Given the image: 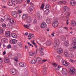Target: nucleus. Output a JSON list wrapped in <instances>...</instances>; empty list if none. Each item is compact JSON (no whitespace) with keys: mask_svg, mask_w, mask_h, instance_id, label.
Segmentation results:
<instances>
[{"mask_svg":"<svg viewBox=\"0 0 76 76\" xmlns=\"http://www.w3.org/2000/svg\"><path fill=\"white\" fill-rule=\"evenodd\" d=\"M37 17L38 18H39L41 17V16H40V15H39H39H37Z\"/></svg>","mask_w":76,"mask_h":76,"instance_id":"nucleus-64","label":"nucleus"},{"mask_svg":"<svg viewBox=\"0 0 76 76\" xmlns=\"http://www.w3.org/2000/svg\"><path fill=\"white\" fill-rule=\"evenodd\" d=\"M27 18V15L25 14H24L22 17V19L23 20L26 19Z\"/></svg>","mask_w":76,"mask_h":76,"instance_id":"nucleus-28","label":"nucleus"},{"mask_svg":"<svg viewBox=\"0 0 76 76\" xmlns=\"http://www.w3.org/2000/svg\"><path fill=\"white\" fill-rule=\"evenodd\" d=\"M18 2L19 3H21V2H22V0H18Z\"/></svg>","mask_w":76,"mask_h":76,"instance_id":"nucleus-48","label":"nucleus"},{"mask_svg":"<svg viewBox=\"0 0 76 76\" xmlns=\"http://www.w3.org/2000/svg\"><path fill=\"white\" fill-rule=\"evenodd\" d=\"M63 50L61 48L58 49L57 50V52L58 54H61L63 53Z\"/></svg>","mask_w":76,"mask_h":76,"instance_id":"nucleus-13","label":"nucleus"},{"mask_svg":"<svg viewBox=\"0 0 76 76\" xmlns=\"http://www.w3.org/2000/svg\"><path fill=\"white\" fill-rule=\"evenodd\" d=\"M68 57H69L70 58H72L74 57L73 55L71 54H69Z\"/></svg>","mask_w":76,"mask_h":76,"instance_id":"nucleus-38","label":"nucleus"},{"mask_svg":"<svg viewBox=\"0 0 76 76\" xmlns=\"http://www.w3.org/2000/svg\"><path fill=\"white\" fill-rule=\"evenodd\" d=\"M64 15H66V16H69L70 15V12H66L65 14H64Z\"/></svg>","mask_w":76,"mask_h":76,"instance_id":"nucleus-40","label":"nucleus"},{"mask_svg":"<svg viewBox=\"0 0 76 76\" xmlns=\"http://www.w3.org/2000/svg\"><path fill=\"white\" fill-rule=\"evenodd\" d=\"M70 70L71 72V74L74 75L75 73V69L73 67H71L70 69Z\"/></svg>","mask_w":76,"mask_h":76,"instance_id":"nucleus-10","label":"nucleus"},{"mask_svg":"<svg viewBox=\"0 0 76 76\" xmlns=\"http://www.w3.org/2000/svg\"><path fill=\"white\" fill-rule=\"evenodd\" d=\"M5 35L7 37H10V32L9 31H7L5 33Z\"/></svg>","mask_w":76,"mask_h":76,"instance_id":"nucleus-11","label":"nucleus"},{"mask_svg":"<svg viewBox=\"0 0 76 76\" xmlns=\"http://www.w3.org/2000/svg\"><path fill=\"white\" fill-rule=\"evenodd\" d=\"M13 48L14 50H17V47H16V46H13Z\"/></svg>","mask_w":76,"mask_h":76,"instance_id":"nucleus-47","label":"nucleus"},{"mask_svg":"<svg viewBox=\"0 0 76 76\" xmlns=\"http://www.w3.org/2000/svg\"><path fill=\"white\" fill-rule=\"evenodd\" d=\"M55 33L54 32H53L52 34H51V35H52L53 37H55V36L54 35Z\"/></svg>","mask_w":76,"mask_h":76,"instance_id":"nucleus-58","label":"nucleus"},{"mask_svg":"<svg viewBox=\"0 0 76 76\" xmlns=\"http://www.w3.org/2000/svg\"><path fill=\"white\" fill-rule=\"evenodd\" d=\"M65 45L66 46V47H67V42H64Z\"/></svg>","mask_w":76,"mask_h":76,"instance_id":"nucleus-51","label":"nucleus"},{"mask_svg":"<svg viewBox=\"0 0 76 76\" xmlns=\"http://www.w3.org/2000/svg\"><path fill=\"white\" fill-rule=\"evenodd\" d=\"M46 44L47 46H50L51 45V42L50 41H47L46 42Z\"/></svg>","mask_w":76,"mask_h":76,"instance_id":"nucleus-26","label":"nucleus"},{"mask_svg":"<svg viewBox=\"0 0 76 76\" xmlns=\"http://www.w3.org/2000/svg\"><path fill=\"white\" fill-rule=\"evenodd\" d=\"M31 63L32 64H34L36 63V61L35 60H32L31 61Z\"/></svg>","mask_w":76,"mask_h":76,"instance_id":"nucleus-34","label":"nucleus"},{"mask_svg":"<svg viewBox=\"0 0 76 76\" xmlns=\"http://www.w3.org/2000/svg\"><path fill=\"white\" fill-rule=\"evenodd\" d=\"M4 18L5 20H9L10 16L7 15H6L4 16Z\"/></svg>","mask_w":76,"mask_h":76,"instance_id":"nucleus-21","label":"nucleus"},{"mask_svg":"<svg viewBox=\"0 0 76 76\" xmlns=\"http://www.w3.org/2000/svg\"><path fill=\"white\" fill-rule=\"evenodd\" d=\"M3 63V60L1 58H0V63Z\"/></svg>","mask_w":76,"mask_h":76,"instance_id":"nucleus-50","label":"nucleus"},{"mask_svg":"<svg viewBox=\"0 0 76 76\" xmlns=\"http://www.w3.org/2000/svg\"><path fill=\"white\" fill-rule=\"evenodd\" d=\"M11 2L13 4H16L18 3L17 0H11Z\"/></svg>","mask_w":76,"mask_h":76,"instance_id":"nucleus-25","label":"nucleus"},{"mask_svg":"<svg viewBox=\"0 0 76 76\" xmlns=\"http://www.w3.org/2000/svg\"><path fill=\"white\" fill-rule=\"evenodd\" d=\"M60 45V41L58 39L55 40L54 43L55 47H57Z\"/></svg>","mask_w":76,"mask_h":76,"instance_id":"nucleus-4","label":"nucleus"},{"mask_svg":"<svg viewBox=\"0 0 76 76\" xmlns=\"http://www.w3.org/2000/svg\"><path fill=\"white\" fill-rule=\"evenodd\" d=\"M13 4L12 3V2L11 1H9L8 2V5H9L10 6H12Z\"/></svg>","mask_w":76,"mask_h":76,"instance_id":"nucleus-42","label":"nucleus"},{"mask_svg":"<svg viewBox=\"0 0 76 76\" xmlns=\"http://www.w3.org/2000/svg\"><path fill=\"white\" fill-rule=\"evenodd\" d=\"M4 61L5 63H9V59L7 57H5L4 58Z\"/></svg>","mask_w":76,"mask_h":76,"instance_id":"nucleus-17","label":"nucleus"},{"mask_svg":"<svg viewBox=\"0 0 76 76\" xmlns=\"http://www.w3.org/2000/svg\"><path fill=\"white\" fill-rule=\"evenodd\" d=\"M70 3L72 6H76V1H75L72 0L70 1Z\"/></svg>","mask_w":76,"mask_h":76,"instance_id":"nucleus-12","label":"nucleus"},{"mask_svg":"<svg viewBox=\"0 0 76 76\" xmlns=\"http://www.w3.org/2000/svg\"><path fill=\"white\" fill-rule=\"evenodd\" d=\"M62 72L63 75H64V74L67 73V70L65 68L63 69Z\"/></svg>","mask_w":76,"mask_h":76,"instance_id":"nucleus-18","label":"nucleus"},{"mask_svg":"<svg viewBox=\"0 0 76 76\" xmlns=\"http://www.w3.org/2000/svg\"><path fill=\"white\" fill-rule=\"evenodd\" d=\"M1 7L2 8H4L5 9H7V7H6L5 6H1Z\"/></svg>","mask_w":76,"mask_h":76,"instance_id":"nucleus-52","label":"nucleus"},{"mask_svg":"<svg viewBox=\"0 0 76 76\" xmlns=\"http://www.w3.org/2000/svg\"><path fill=\"white\" fill-rule=\"evenodd\" d=\"M33 22L34 23H35L37 22V20H34L33 21Z\"/></svg>","mask_w":76,"mask_h":76,"instance_id":"nucleus-56","label":"nucleus"},{"mask_svg":"<svg viewBox=\"0 0 76 76\" xmlns=\"http://www.w3.org/2000/svg\"><path fill=\"white\" fill-rule=\"evenodd\" d=\"M73 48H74V49H76V46L74 45L73 46Z\"/></svg>","mask_w":76,"mask_h":76,"instance_id":"nucleus-59","label":"nucleus"},{"mask_svg":"<svg viewBox=\"0 0 76 76\" xmlns=\"http://www.w3.org/2000/svg\"><path fill=\"white\" fill-rule=\"evenodd\" d=\"M44 4L43 3L40 8V9H44Z\"/></svg>","mask_w":76,"mask_h":76,"instance_id":"nucleus-44","label":"nucleus"},{"mask_svg":"<svg viewBox=\"0 0 76 76\" xmlns=\"http://www.w3.org/2000/svg\"><path fill=\"white\" fill-rule=\"evenodd\" d=\"M11 74L12 75H16L18 73L17 71L14 69H12L10 70Z\"/></svg>","mask_w":76,"mask_h":76,"instance_id":"nucleus-2","label":"nucleus"},{"mask_svg":"<svg viewBox=\"0 0 76 76\" xmlns=\"http://www.w3.org/2000/svg\"><path fill=\"white\" fill-rule=\"evenodd\" d=\"M19 64L20 66L21 67H25L26 66V64L25 63H22V62L20 63Z\"/></svg>","mask_w":76,"mask_h":76,"instance_id":"nucleus-27","label":"nucleus"},{"mask_svg":"<svg viewBox=\"0 0 76 76\" xmlns=\"http://www.w3.org/2000/svg\"><path fill=\"white\" fill-rule=\"evenodd\" d=\"M63 64L65 66H68V65H69V64H68L67 62L65 61H63Z\"/></svg>","mask_w":76,"mask_h":76,"instance_id":"nucleus-22","label":"nucleus"},{"mask_svg":"<svg viewBox=\"0 0 76 76\" xmlns=\"http://www.w3.org/2000/svg\"><path fill=\"white\" fill-rule=\"evenodd\" d=\"M18 13H21L22 11H21L18 10Z\"/></svg>","mask_w":76,"mask_h":76,"instance_id":"nucleus-60","label":"nucleus"},{"mask_svg":"<svg viewBox=\"0 0 76 76\" xmlns=\"http://www.w3.org/2000/svg\"><path fill=\"white\" fill-rule=\"evenodd\" d=\"M31 18L29 16L28 17L26 20V22L27 23H31Z\"/></svg>","mask_w":76,"mask_h":76,"instance_id":"nucleus-14","label":"nucleus"},{"mask_svg":"<svg viewBox=\"0 0 76 76\" xmlns=\"http://www.w3.org/2000/svg\"><path fill=\"white\" fill-rule=\"evenodd\" d=\"M71 24L72 26H76V22L75 21L72 22L71 23Z\"/></svg>","mask_w":76,"mask_h":76,"instance_id":"nucleus-32","label":"nucleus"},{"mask_svg":"<svg viewBox=\"0 0 76 76\" xmlns=\"http://www.w3.org/2000/svg\"><path fill=\"white\" fill-rule=\"evenodd\" d=\"M2 26L3 28H6V25L5 24H3L2 25Z\"/></svg>","mask_w":76,"mask_h":76,"instance_id":"nucleus-45","label":"nucleus"},{"mask_svg":"<svg viewBox=\"0 0 76 76\" xmlns=\"http://www.w3.org/2000/svg\"><path fill=\"white\" fill-rule=\"evenodd\" d=\"M3 34V29L1 28H0V34Z\"/></svg>","mask_w":76,"mask_h":76,"instance_id":"nucleus-36","label":"nucleus"},{"mask_svg":"<svg viewBox=\"0 0 76 76\" xmlns=\"http://www.w3.org/2000/svg\"><path fill=\"white\" fill-rule=\"evenodd\" d=\"M72 40L73 41L72 44L73 45H76V38L74 37L72 39Z\"/></svg>","mask_w":76,"mask_h":76,"instance_id":"nucleus-19","label":"nucleus"},{"mask_svg":"<svg viewBox=\"0 0 76 76\" xmlns=\"http://www.w3.org/2000/svg\"><path fill=\"white\" fill-rule=\"evenodd\" d=\"M42 61L44 62H46V61H48V60H47V59H44V60H43Z\"/></svg>","mask_w":76,"mask_h":76,"instance_id":"nucleus-53","label":"nucleus"},{"mask_svg":"<svg viewBox=\"0 0 76 76\" xmlns=\"http://www.w3.org/2000/svg\"><path fill=\"white\" fill-rule=\"evenodd\" d=\"M54 66H55V68L56 70V72L57 73H58V70L60 68H61V67L60 66L58 65H57V64L56 63H53L52 64Z\"/></svg>","mask_w":76,"mask_h":76,"instance_id":"nucleus-1","label":"nucleus"},{"mask_svg":"<svg viewBox=\"0 0 76 76\" xmlns=\"http://www.w3.org/2000/svg\"><path fill=\"white\" fill-rule=\"evenodd\" d=\"M64 56L65 57H69V54H68V53L67 52H65L64 53Z\"/></svg>","mask_w":76,"mask_h":76,"instance_id":"nucleus-35","label":"nucleus"},{"mask_svg":"<svg viewBox=\"0 0 76 76\" xmlns=\"http://www.w3.org/2000/svg\"><path fill=\"white\" fill-rule=\"evenodd\" d=\"M60 3L63 4H66V2L64 1H62L59 2Z\"/></svg>","mask_w":76,"mask_h":76,"instance_id":"nucleus-37","label":"nucleus"},{"mask_svg":"<svg viewBox=\"0 0 76 76\" xmlns=\"http://www.w3.org/2000/svg\"><path fill=\"white\" fill-rule=\"evenodd\" d=\"M12 48V46L10 44H9L7 46V48H8V49H9L10 48Z\"/></svg>","mask_w":76,"mask_h":76,"instance_id":"nucleus-41","label":"nucleus"},{"mask_svg":"<svg viewBox=\"0 0 76 76\" xmlns=\"http://www.w3.org/2000/svg\"><path fill=\"white\" fill-rule=\"evenodd\" d=\"M34 7H31L30 8H28L27 10L28 13L30 14H32L33 13H34Z\"/></svg>","mask_w":76,"mask_h":76,"instance_id":"nucleus-3","label":"nucleus"},{"mask_svg":"<svg viewBox=\"0 0 76 76\" xmlns=\"http://www.w3.org/2000/svg\"><path fill=\"white\" fill-rule=\"evenodd\" d=\"M50 8H51V6L50 5H47L46 6L45 9L47 10H49V9H50Z\"/></svg>","mask_w":76,"mask_h":76,"instance_id":"nucleus-30","label":"nucleus"},{"mask_svg":"<svg viewBox=\"0 0 76 76\" xmlns=\"http://www.w3.org/2000/svg\"><path fill=\"white\" fill-rule=\"evenodd\" d=\"M28 45H30V46H32V44L29 43V42H28Z\"/></svg>","mask_w":76,"mask_h":76,"instance_id":"nucleus-63","label":"nucleus"},{"mask_svg":"<svg viewBox=\"0 0 76 76\" xmlns=\"http://www.w3.org/2000/svg\"><path fill=\"white\" fill-rule=\"evenodd\" d=\"M47 71H45L44 72H43V74L44 75H46V73Z\"/></svg>","mask_w":76,"mask_h":76,"instance_id":"nucleus-54","label":"nucleus"},{"mask_svg":"<svg viewBox=\"0 0 76 76\" xmlns=\"http://www.w3.org/2000/svg\"><path fill=\"white\" fill-rule=\"evenodd\" d=\"M31 26V24H29L28 25H24V26L25 27V28H27V29H29V27Z\"/></svg>","mask_w":76,"mask_h":76,"instance_id":"nucleus-31","label":"nucleus"},{"mask_svg":"<svg viewBox=\"0 0 76 76\" xmlns=\"http://www.w3.org/2000/svg\"><path fill=\"white\" fill-rule=\"evenodd\" d=\"M11 15L14 18H16L18 16L17 12L15 11H12L11 12Z\"/></svg>","mask_w":76,"mask_h":76,"instance_id":"nucleus-5","label":"nucleus"},{"mask_svg":"<svg viewBox=\"0 0 76 76\" xmlns=\"http://www.w3.org/2000/svg\"><path fill=\"white\" fill-rule=\"evenodd\" d=\"M46 22L47 23H51V20L50 18L47 19L46 20Z\"/></svg>","mask_w":76,"mask_h":76,"instance_id":"nucleus-33","label":"nucleus"},{"mask_svg":"<svg viewBox=\"0 0 76 76\" xmlns=\"http://www.w3.org/2000/svg\"><path fill=\"white\" fill-rule=\"evenodd\" d=\"M69 61L70 62H72V63H73L74 61L72 59H70Z\"/></svg>","mask_w":76,"mask_h":76,"instance_id":"nucleus-61","label":"nucleus"},{"mask_svg":"<svg viewBox=\"0 0 76 76\" xmlns=\"http://www.w3.org/2000/svg\"><path fill=\"white\" fill-rule=\"evenodd\" d=\"M1 41L2 43L4 44V43L8 42V39L6 38H3L1 39Z\"/></svg>","mask_w":76,"mask_h":76,"instance_id":"nucleus-7","label":"nucleus"},{"mask_svg":"<svg viewBox=\"0 0 76 76\" xmlns=\"http://www.w3.org/2000/svg\"><path fill=\"white\" fill-rule=\"evenodd\" d=\"M61 39H65L66 38L64 36L62 35L61 36Z\"/></svg>","mask_w":76,"mask_h":76,"instance_id":"nucleus-43","label":"nucleus"},{"mask_svg":"<svg viewBox=\"0 0 76 76\" xmlns=\"http://www.w3.org/2000/svg\"><path fill=\"white\" fill-rule=\"evenodd\" d=\"M6 51H4L3 53V55H5L6 54Z\"/></svg>","mask_w":76,"mask_h":76,"instance_id":"nucleus-55","label":"nucleus"},{"mask_svg":"<svg viewBox=\"0 0 76 76\" xmlns=\"http://www.w3.org/2000/svg\"><path fill=\"white\" fill-rule=\"evenodd\" d=\"M64 10L65 12H68L69 11V8L67 6H65L64 7Z\"/></svg>","mask_w":76,"mask_h":76,"instance_id":"nucleus-23","label":"nucleus"},{"mask_svg":"<svg viewBox=\"0 0 76 76\" xmlns=\"http://www.w3.org/2000/svg\"><path fill=\"white\" fill-rule=\"evenodd\" d=\"M10 42L12 44H15L17 42V40L15 39H12L10 40Z\"/></svg>","mask_w":76,"mask_h":76,"instance_id":"nucleus-9","label":"nucleus"},{"mask_svg":"<svg viewBox=\"0 0 76 76\" xmlns=\"http://www.w3.org/2000/svg\"><path fill=\"white\" fill-rule=\"evenodd\" d=\"M40 26L41 28H45L47 27V24L43 22L41 24Z\"/></svg>","mask_w":76,"mask_h":76,"instance_id":"nucleus-8","label":"nucleus"},{"mask_svg":"<svg viewBox=\"0 0 76 76\" xmlns=\"http://www.w3.org/2000/svg\"><path fill=\"white\" fill-rule=\"evenodd\" d=\"M42 59L40 57H38L36 58V61L37 62H40L41 61Z\"/></svg>","mask_w":76,"mask_h":76,"instance_id":"nucleus-29","label":"nucleus"},{"mask_svg":"<svg viewBox=\"0 0 76 76\" xmlns=\"http://www.w3.org/2000/svg\"><path fill=\"white\" fill-rule=\"evenodd\" d=\"M2 1L4 3H6L7 2V0H2Z\"/></svg>","mask_w":76,"mask_h":76,"instance_id":"nucleus-57","label":"nucleus"},{"mask_svg":"<svg viewBox=\"0 0 76 76\" xmlns=\"http://www.w3.org/2000/svg\"><path fill=\"white\" fill-rule=\"evenodd\" d=\"M40 56H42V55H44V49L42 48H41L40 49Z\"/></svg>","mask_w":76,"mask_h":76,"instance_id":"nucleus-15","label":"nucleus"},{"mask_svg":"<svg viewBox=\"0 0 76 76\" xmlns=\"http://www.w3.org/2000/svg\"><path fill=\"white\" fill-rule=\"evenodd\" d=\"M10 22L11 23H14L15 22V19L13 18H11L10 19Z\"/></svg>","mask_w":76,"mask_h":76,"instance_id":"nucleus-20","label":"nucleus"},{"mask_svg":"<svg viewBox=\"0 0 76 76\" xmlns=\"http://www.w3.org/2000/svg\"><path fill=\"white\" fill-rule=\"evenodd\" d=\"M18 45L19 46H20L22 45V43L20 42H18L17 43Z\"/></svg>","mask_w":76,"mask_h":76,"instance_id":"nucleus-46","label":"nucleus"},{"mask_svg":"<svg viewBox=\"0 0 76 76\" xmlns=\"http://www.w3.org/2000/svg\"><path fill=\"white\" fill-rule=\"evenodd\" d=\"M19 57V54H17V56H16L14 58V60L15 61H16V62H18V57Z\"/></svg>","mask_w":76,"mask_h":76,"instance_id":"nucleus-24","label":"nucleus"},{"mask_svg":"<svg viewBox=\"0 0 76 76\" xmlns=\"http://www.w3.org/2000/svg\"><path fill=\"white\" fill-rule=\"evenodd\" d=\"M58 22L56 21H55L53 24V27H54L55 28H56V27H57L58 26Z\"/></svg>","mask_w":76,"mask_h":76,"instance_id":"nucleus-6","label":"nucleus"},{"mask_svg":"<svg viewBox=\"0 0 76 76\" xmlns=\"http://www.w3.org/2000/svg\"><path fill=\"white\" fill-rule=\"evenodd\" d=\"M29 35H31V36H30V38H31V37H34V35L33 34H29Z\"/></svg>","mask_w":76,"mask_h":76,"instance_id":"nucleus-49","label":"nucleus"},{"mask_svg":"<svg viewBox=\"0 0 76 76\" xmlns=\"http://www.w3.org/2000/svg\"><path fill=\"white\" fill-rule=\"evenodd\" d=\"M11 36L14 38H17V35L14 33H12L11 34Z\"/></svg>","mask_w":76,"mask_h":76,"instance_id":"nucleus-16","label":"nucleus"},{"mask_svg":"<svg viewBox=\"0 0 76 76\" xmlns=\"http://www.w3.org/2000/svg\"><path fill=\"white\" fill-rule=\"evenodd\" d=\"M35 47L36 48H38V46L37 45V44H35V45H34Z\"/></svg>","mask_w":76,"mask_h":76,"instance_id":"nucleus-62","label":"nucleus"},{"mask_svg":"<svg viewBox=\"0 0 76 76\" xmlns=\"http://www.w3.org/2000/svg\"><path fill=\"white\" fill-rule=\"evenodd\" d=\"M34 54H35V52L33 53H32L31 52H30L29 53V54L31 56H34Z\"/></svg>","mask_w":76,"mask_h":76,"instance_id":"nucleus-39","label":"nucleus"}]
</instances>
